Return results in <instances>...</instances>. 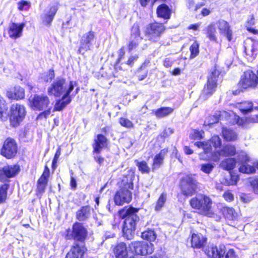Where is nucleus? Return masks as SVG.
Returning a JSON list of instances; mask_svg holds the SVG:
<instances>
[{
  "label": "nucleus",
  "instance_id": "nucleus-1",
  "mask_svg": "<svg viewBox=\"0 0 258 258\" xmlns=\"http://www.w3.org/2000/svg\"><path fill=\"white\" fill-rule=\"evenodd\" d=\"M139 209L132 207H124L119 212V216L122 219H125L122 227L123 235L127 239H132L135 234L137 222L139 220L137 215Z\"/></svg>",
  "mask_w": 258,
  "mask_h": 258
},
{
  "label": "nucleus",
  "instance_id": "nucleus-2",
  "mask_svg": "<svg viewBox=\"0 0 258 258\" xmlns=\"http://www.w3.org/2000/svg\"><path fill=\"white\" fill-rule=\"evenodd\" d=\"M29 106L33 110L43 111L38 118L46 117L50 114L52 104L49 97L44 94H35L29 99Z\"/></svg>",
  "mask_w": 258,
  "mask_h": 258
},
{
  "label": "nucleus",
  "instance_id": "nucleus-3",
  "mask_svg": "<svg viewBox=\"0 0 258 258\" xmlns=\"http://www.w3.org/2000/svg\"><path fill=\"white\" fill-rule=\"evenodd\" d=\"M76 85V82H67L64 79L57 78L48 88L47 92L48 94L55 96H60L62 95H64V97H68Z\"/></svg>",
  "mask_w": 258,
  "mask_h": 258
},
{
  "label": "nucleus",
  "instance_id": "nucleus-4",
  "mask_svg": "<svg viewBox=\"0 0 258 258\" xmlns=\"http://www.w3.org/2000/svg\"><path fill=\"white\" fill-rule=\"evenodd\" d=\"M212 201L207 196L200 195L192 198L190 201V205L192 208L199 210L201 214L212 217L214 214L211 210Z\"/></svg>",
  "mask_w": 258,
  "mask_h": 258
},
{
  "label": "nucleus",
  "instance_id": "nucleus-5",
  "mask_svg": "<svg viewBox=\"0 0 258 258\" xmlns=\"http://www.w3.org/2000/svg\"><path fill=\"white\" fill-rule=\"evenodd\" d=\"M121 185L123 187L115 193L114 197V202L117 205H122L124 203H128L132 199V194L130 189H133V184L131 180L128 181L127 179H123Z\"/></svg>",
  "mask_w": 258,
  "mask_h": 258
},
{
  "label": "nucleus",
  "instance_id": "nucleus-6",
  "mask_svg": "<svg viewBox=\"0 0 258 258\" xmlns=\"http://www.w3.org/2000/svg\"><path fill=\"white\" fill-rule=\"evenodd\" d=\"M26 114V108L24 105L18 103L13 104L9 114L10 125L14 127L18 126L24 120Z\"/></svg>",
  "mask_w": 258,
  "mask_h": 258
},
{
  "label": "nucleus",
  "instance_id": "nucleus-7",
  "mask_svg": "<svg viewBox=\"0 0 258 258\" xmlns=\"http://www.w3.org/2000/svg\"><path fill=\"white\" fill-rule=\"evenodd\" d=\"M153 244L150 242L133 241L128 246L130 250L137 254L145 255L151 253L153 250Z\"/></svg>",
  "mask_w": 258,
  "mask_h": 258
},
{
  "label": "nucleus",
  "instance_id": "nucleus-8",
  "mask_svg": "<svg viewBox=\"0 0 258 258\" xmlns=\"http://www.w3.org/2000/svg\"><path fill=\"white\" fill-rule=\"evenodd\" d=\"M87 235L86 229L80 223H75L73 227V230L71 234L68 233L66 238L68 239L73 238L75 240L74 243L80 244L82 243L85 244V240Z\"/></svg>",
  "mask_w": 258,
  "mask_h": 258
},
{
  "label": "nucleus",
  "instance_id": "nucleus-9",
  "mask_svg": "<svg viewBox=\"0 0 258 258\" xmlns=\"http://www.w3.org/2000/svg\"><path fill=\"white\" fill-rule=\"evenodd\" d=\"M198 182L191 175H186L181 180V190L187 196L192 195L196 191Z\"/></svg>",
  "mask_w": 258,
  "mask_h": 258
},
{
  "label": "nucleus",
  "instance_id": "nucleus-10",
  "mask_svg": "<svg viewBox=\"0 0 258 258\" xmlns=\"http://www.w3.org/2000/svg\"><path fill=\"white\" fill-rule=\"evenodd\" d=\"M219 75V72L216 70L211 72L208 78L207 83L201 95V98L207 99L214 92L217 86V81Z\"/></svg>",
  "mask_w": 258,
  "mask_h": 258
},
{
  "label": "nucleus",
  "instance_id": "nucleus-11",
  "mask_svg": "<svg viewBox=\"0 0 258 258\" xmlns=\"http://www.w3.org/2000/svg\"><path fill=\"white\" fill-rule=\"evenodd\" d=\"M258 83V77L252 71L247 70L241 76L238 84L242 89L253 88Z\"/></svg>",
  "mask_w": 258,
  "mask_h": 258
},
{
  "label": "nucleus",
  "instance_id": "nucleus-12",
  "mask_svg": "<svg viewBox=\"0 0 258 258\" xmlns=\"http://www.w3.org/2000/svg\"><path fill=\"white\" fill-rule=\"evenodd\" d=\"M164 30L165 28L163 25L159 23H153L147 28L145 35L149 40L157 41Z\"/></svg>",
  "mask_w": 258,
  "mask_h": 258
},
{
  "label": "nucleus",
  "instance_id": "nucleus-13",
  "mask_svg": "<svg viewBox=\"0 0 258 258\" xmlns=\"http://www.w3.org/2000/svg\"><path fill=\"white\" fill-rule=\"evenodd\" d=\"M17 146L15 141L11 138L7 139L1 149V154L8 159H11L16 155Z\"/></svg>",
  "mask_w": 258,
  "mask_h": 258
},
{
  "label": "nucleus",
  "instance_id": "nucleus-14",
  "mask_svg": "<svg viewBox=\"0 0 258 258\" xmlns=\"http://www.w3.org/2000/svg\"><path fill=\"white\" fill-rule=\"evenodd\" d=\"M142 40V38L140 36L139 26L138 24L135 23L133 25L131 29V35L128 44V50L131 51L136 48Z\"/></svg>",
  "mask_w": 258,
  "mask_h": 258
},
{
  "label": "nucleus",
  "instance_id": "nucleus-15",
  "mask_svg": "<svg viewBox=\"0 0 258 258\" xmlns=\"http://www.w3.org/2000/svg\"><path fill=\"white\" fill-rule=\"evenodd\" d=\"M95 38L94 33L93 31H89L84 34L80 40V46L78 51L80 53L84 54L86 51L91 48L92 41Z\"/></svg>",
  "mask_w": 258,
  "mask_h": 258
},
{
  "label": "nucleus",
  "instance_id": "nucleus-16",
  "mask_svg": "<svg viewBox=\"0 0 258 258\" xmlns=\"http://www.w3.org/2000/svg\"><path fill=\"white\" fill-rule=\"evenodd\" d=\"M86 249L85 244L82 243H74L66 258H83Z\"/></svg>",
  "mask_w": 258,
  "mask_h": 258
},
{
  "label": "nucleus",
  "instance_id": "nucleus-17",
  "mask_svg": "<svg viewBox=\"0 0 258 258\" xmlns=\"http://www.w3.org/2000/svg\"><path fill=\"white\" fill-rule=\"evenodd\" d=\"M205 253L209 258H222L225 253V246L224 245L209 246Z\"/></svg>",
  "mask_w": 258,
  "mask_h": 258
},
{
  "label": "nucleus",
  "instance_id": "nucleus-18",
  "mask_svg": "<svg viewBox=\"0 0 258 258\" xmlns=\"http://www.w3.org/2000/svg\"><path fill=\"white\" fill-rule=\"evenodd\" d=\"M19 171V167L17 165L5 166L0 169V180L3 181L7 178H11L17 174Z\"/></svg>",
  "mask_w": 258,
  "mask_h": 258
},
{
  "label": "nucleus",
  "instance_id": "nucleus-19",
  "mask_svg": "<svg viewBox=\"0 0 258 258\" xmlns=\"http://www.w3.org/2000/svg\"><path fill=\"white\" fill-rule=\"evenodd\" d=\"M219 33L224 37H226L228 41L232 39V31L230 28L229 24L223 20H220L216 22Z\"/></svg>",
  "mask_w": 258,
  "mask_h": 258
},
{
  "label": "nucleus",
  "instance_id": "nucleus-20",
  "mask_svg": "<svg viewBox=\"0 0 258 258\" xmlns=\"http://www.w3.org/2000/svg\"><path fill=\"white\" fill-rule=\"evenodd\" d=\"M246 54L250 57H254L258 51V42L252 39H248L244 42Z\"/></svg>",
  "mask_w": 258,
  "mask_h": 258
},
{
  "label": "nucleus",
  "instance_id": "nucleus-21",
  "mask_svg": "<svg viewBox=\"0 0 258 258\" xmlns=\"http://www.w3.org/2000/svg\"><path fill=\"white\" fill-rule=\"evenodd\" d=\"M6 96L11 99H21L25 97V91L23 88L17 86L11 90L7 91Z\"/></svg>",
  "mask_w": 258,
  "mask_h": 258
},
{
  "label": "nucleus",
  "instance_id": "nucleus-22",
  "mask_svg": "<svg viewBox=\"0 0 258 258\" xmlns=\"http://www.w3.org/2000/svg\"><path fill=\"white\" fill-rule=\"evenodd\" d=\"M25 24H17L12 23L10 25L9 28V34L11 38L16 39L21 36L22 30Z\"/></svg>",
  "mask_w": 258,
  "mask_h": 258
},
{
  "label": "nucleus",
  "instance_id": "nucleus-23",
  "mask_svg": "<svg viewBox=\"0 0 258 258\" xmlns=\"http://www.w3.org/2000/svg\"><path fill=\"white\" fill-rule=\"evenodd\" d=\"M107 139L105 137L102 135H98L97 138L95 140V143L93 145L94 152L99 154L102 148L106 145Z\"/></svg>",
  "mask_w": 258,
  "mask_h": 258
},
{
  "label": "nucleus",
  "instance_id": "nucleus-24",
  "mask_svg": "<svg viewBox=\"0 0 258 258\" xmlns=\"http://www.w3.org/2000/svg\"><path fill=\"white\" fill-rule=\"evenodd\" d=\"M113 251L116 258H126L127 256V247L123 242L118 243L114 247Z\"/></svg>",
  "mask_w": 258,
  "mask_h": 258
},
{
  "label": "nucleus",
  "instance_id": "nucleus-25",
  "mask_svg": "<svg viewBox=\"0 0 258 258\" xmlns=\"http://www.w3.org/2000/svg\"><path fill=\"white\" fill-rule=\"evenodd\" d=\"M206 238L201 234H193L191 237V246L195 248L202 247L206 242Z\"/></svg>",
  "mask_w": 258,
  "mask_h": 258
},
{
  "label": "nucleus",
  "instance_id": "nucleus-26",
  "mask_svg": "<svg viewBox=\"0 0 258 258\" xmlns=\"http://www.w3.org/2000/svg\"><path fill=\"white\" fill-rule=\"evenodd\" d=\"M91 209L89 206L83 207L76 213V217L80 221H84L87 219L90 216Z\"/></svg>",
  "mask_w": 258,
  "mask_h": 258
},
{
  "label": "nucleus",
  "instance_id": "nucleus-27",
  "mask_svg": "<svg viewBox=\"0 0 258 258\" xmlns=\"http://www.w3.org/2000/svg\"><path fill=\"white\" fill-rule=\"evenodd\" d=\"M57 9V7L56 6H52L50 8L48 13L43 17V22L45 25L48 26L50 25Z\"/></svg>",
  "mask_w": 258,
  "mask_h": 258
},
{
  "label": "nucleus",
  "instance_id": "nucleus-28",
  "mask_svg": "<svg viewBox=\"0 0 258 258\" xmlns=\"http://www.w3.org/2000/svg\"><path fill=\"white\" fill-rule=\"evenodd\" d=\"M167 153V150L166 149H163L161 152L155 156L153 163V170L159 168L163 162V160L165 155Z\"/></svg>",
  "mask_w": 258,
  "mask_h": 258
},
{
  "label": "nucleus",
  "instance_id": "nucleus-29",
  "mask_svg": "<svg viewBox=\"0 0 258 258\" xmlns=\"http://www.w3.org/2000/svg\"><path fill=\"white\" fill-rule=\"evenodd\" d=\"M157 14L158 17L167 19L170 18V10L166 5L162 4L158 7Z\"/></svg>",
  "mask_w": 258,
  "mask_h": 258
},
{
  "label": "nucleus",
  "instance_id": "nucleus-30",
  "mask_svg": "<svg viewBox=\"0 0 258 258\" xmlns=\"http://www.w3.org/2000/svg\"><path fill=\"white\" fill-rule=\"evenodd\" d=\"M255 168L258 169V162L254 163L252 166H250L245 163L240 165L239 171L241 173L251 174L255 172Z\"/></svg>",
  "mask_w": 258,
  "mask_h": 258
},
{
  "label": "nucleus",
  "instance_id": "nucleus-31",
  "mask_svg": "<svg viewBox=\"0 0 258 258\" xmlns=\"http://www.w3.org/2000/svg\"><path fill=\"white\" fill-rule=\"evenodd\" d=\"M72 100L71 96L68 95V97L62 96L61 99L56 102L55 104L54 109L56 111H60L63 109Z\"/></svg>",
  "mask_w": 258,
  "mask_h": 258
},
{
  "label": "nucleus",
  "instance_id": "nucleus-32",
  "mask_svg": "<svg viewBox=\"0 0 258 258\" xmlns=\"http://www.w3.org/2000/svg\"><path fill=\"white\" fill-rule=\"evenodd\" d=\"M236 164V160L235 158H230L223 160L220 164L222 169L226 170H230L233 169Z\"/></svg>",
  "mask_w": 258,
  "mask_h": 258
},
{
  "label": "nucleus",
  "instance_id": "nucleus-33",
  "mask_svg": "<svg viewBox=\"0 0 258 258\" xmlns=\"http://www.w3.org/2000/svg\"><path fill=\"white\" fill-rule=\"evenodd\" d=\"M221 153L224 157L233 156L236 153V148L231 144L226 145L221 150Z\"/></svg>",
  "mask_w": 258,
  "mask_h": 258
},
{
  "label": "nucleus",
  "instance_id": "nucleus-34",
  "mask_svg": "<svg viewBox=\"0 0 258 258\" xmlns=\"http://www.w3.org/2000/svg\"><path fill=\"white\" fill-rule=\"evenodd\" d=\"M206 31L207 37L210 41L217 42L216 28L213 24L209 25L206 27Z\"/></svg>",
  "mask_w": 258,
  "mask_h": 258
},
{
  "label": "nucleus",
  "instance_id": "nucleus-35",
  "mask_svg": "<svg viewBox=\"0 0 258 258\" xmlns=\"http://www.w3.org/2000/svg\"><path fill=\"white\" fill-rule=\"evenodd\" d=\"M252 106V103L249 101H244L236 104V107L243 114H246L251 111Z\"/></svg>",
  "mask_w": 258,
  "mask_h": 258
},
{
  "label": "nucleus",
  "instance_id": "nucleus-36",
  "mask_svg": "<svg viewBox=\"0 0 258 258\" xmlns=\"http://www.w3.org/2000/svg\"><path fill=\"white\" fill-rule=\"evenodd\" d=\"M174 109L169 107H163L156 110L155 114L158 118L166 117L173 112Z\"/></svg>",
  "mask_w": 258,
  "mask_h": 258
},
{
  "label": "nucleus",
  "instance_id": "nucleus-37",
  "mask_svg": "<svg viewBox=\"0 0 258 258\" xmlns=\"http://www.w3.org/2000/svg\"><path fill=\"white\" fill-rule=\"evenodd\" d=\"M222 135L224 139L227 141H235L237 139V134L236 133L227 128H223Z\"/></svg>",
  "mask_w": 258,
  "mask_h": 258
},
{
  "label": "nucleus",
  "instance_id": "nucleus-38",
  "mask_svg": "<svg viewBox=\"0 0 258 258\" xmlns=\"http://www.w3.org/2000/svg\"><path fill=\"white\" fill-rule=\"evenodd\" d=\"M222 212L225 218L233 220L236 218L237 213L232 208L223 207Z\"/></svg>",
  "mask_w": 258,
  "mask_h": 258
},
{
  "label": "nucleus",
  "instance_id": "nucleus-39",
  "mask_svg": "<svg viewBox=\"0 0 258 258\" xmlns=\"http://www.w3.org/2000/svg\"><path fill=\"white\" fill-rule=\"evenodd\" d=\"M8 107L5 100L0 95V119L7 118Z\"/></svg>",
  "mask_w": 258,
  "mask_h": 258
},
{
  "label": "nucleus",
  "instance_id": "nucleus-40",
  "mask_svg": "<svg viewBox=\"0 0 258 258\" xmlns=\"http://www.w3.org/2000/svg\"><path fill=\"white\" fill-rule=\"evenodd\" d=\"M167 200V195L165 193H162L158 199L155 206V210L159 211L164 207Z\"/></svg>",
  "mask_w": 258,
  "mask_h": 258
},
{
  "label": "nucleus",
  "instance_id": "nucleus-41",
  "mask_svg": "<svg viewBox=\"0 0 258 258\" xmlns=\"http://www.w3.org/2000/svg\"><path fill=\"white\" fill-rule=\"evenodd\" d=\"M195 145L199 148H202L204 150L205 154L210 153L212 150V146L210 142H198L195 143Z\"/></svg>",
  "mask_w": 258,
  "mask_h": 258
},
{
  "label": "nucleus",
  "instance_id": "nucleus-42",
  "mask_svg": "<svg viewBox=\"0 0 258 258\" xmlns=\"http://www.w3.org/2000/svg\"><path fill=\"white\" fill-rule=\"evenodd\" d=\"M142 237L143 239L152 241L156 239V235L153 230L149 229L143 232L142 234Z\"/></svg>",
  "mask_w": 258,
  "mask_h": 258
},
{
  "label": "nucleus",
  "instance_id": "nucleus-43",
  "mask_svg": "<svg viewBox=\"0 0 258 258\" xmlns=\"http://www.w3.org/2000/svg\"><path fill=\"white\" fill-rule=\"evenodd\" d=\"M222 156L221 153V150L220 151H215L210 154V156L207 155L206 157H203L202 155H200V158L202 159H210L211 160L217 162L220 160V157Z\"/></svg>",
  "mask_w": 258,
  "mask_h": 258
},
{
  "label": "nucleus",
  "instance_id": "nucleus-44",
  "mask_svg": "<svg viewBox=\"0 0 258 258\" xmlns=\"http://www.w3.org/2000/svg\"><path fill=\"white\" fill-rule=\"evenodd\" d=\"M237 153V160L240 165L247 163L249 161V158L245 152L241 151Z\"/></svg>",
  "mask_w": 258,
  "mask_h": 258
},
{
  "label": "nucleus",
  "instance_id": "nucleus-45",
  "mask_svg": "<svg viewBox=\"0 0 258 258\" xmlns=\"http://www.w3.org/2000/svg\"><path fill=\"white\" fill-rule=\"evenodd\" d=\"M8 189V185L7 184H4L0 187V203L5 202L7 198Z\"/></svg>",
  "mask_w": 258,
  "mask_h": 258
},
{
  "label": "nucleus",
  "instance_id": "nucleus-46",
  "mask_svg": "<svg viewBox=\"0 0 258 258\" xmlns=\"http://www.w3.org/2000/svg\"><path fill=\"white\" fill-rule=\"evenodd\" d=\"M214 166L211 163L202 164L200 165V170L203 172L209 174L213 170Z\"/></svg>",
  "mask_w": 258,
  "mask_h": 258
},
{
  "label": "nucleus",
  "instance_id": "nucleus-47",
  "mask_svg": "<svg viewBox=\"0 0 258 258\" xmlns=\"http://www.w3.org/2000/svg\"><path fill=\"white\" fill-rule=\"evenodd\" d=\"M137 166L138 167L139 170L143 173H148L150 171V168L147 165V163L144 161L139 162L136 161Z\"/></svg>",
  "mask_w": 258,
  "mask_h": 258
},
{
  "label": "nucleus",
  "instance_id": "nucleus-48",
  "mask_svg": "<svg viewBox=\"0 0 258 258\" xmlns=\"http://www.w3.org/2000/svg\"><path fill=\"white\" fill-rule=\"evenodd\" d=\"M31 6L29 1L21 0L18 3V9L20 11H27Z\"/></svg>",
  "mask_w": 258,
  "mask_h": 258
},
{
  "label": "nucleus",
  "instance_id": "nucleus-49",
  "mask_svg": "<svg viewBox=\"0 0 258 258\" xmlns=\"http://www.w3.org/2000/svg\"><path fill=\"white\" fill-rule=\"evenodd\" d=\"M190 57L194 58L199 53V44L197 41H195L190 47Z\"/></svg>",
  "mask_w": 258,
  "mask_h": 258
},
{
  "label": "nucleus",
  "instance_id": "nucleus-50",
  "mask_svg": "<svg viewBox=\"0 0 258 258\" xmlns=\"http://www.w3.org/2000/svg\"><path fill=\"white\" fill-rule=\"evenodd\" d=\"M219 115L209 116L207 117L205 121V124L206 125H211L218 122L219 117Z\"/></svg>",
  "mask_w": 258,
  "mask_h": 258
},
{
  "label": "nucleus",
  "instance_id": "nucleus-51",
  "mask_svg": "<svg viewBox=\"0 0 258 258\" xmlns=\"http://www.w3.org/2000/svg\"><path fill=\"white\" fill-rule=\"evenodd\" d=\"M209 142L215 148L220 147L222 144L221 139L218 136H213L210 140H209Z\"/></svg>",
  "mask_w": 258,
  "mask_h": 258
},
{
  "label": "nucleus",
  "instance_id": "nucleus-52",
  "mask_svg": "<svg viewBox=\"0 0 258 258\" xmlns=\"http://www.w3.org/2000/svg\"><path fill=\"white\" fill-rule=\"evenodd\" d=\"M119 121L121 125L123 127L126 128H131L133 127V123L132 122L127 118L121 117L119 118Z\"/></svg>",
  "mask_w": 258,
  "mask_h": 258
},
{
  "label": "nucleus",
  "instance_id": "nucleus-53",
  "mask_svg": "<svg viewBox=\"0 0 258 258\" xmlns=\"http://www.w3.org/2000/svg\"><path fill=\"white\" fill-rule=\"evenodd\" d=\"M204 134V132L203 131L194 130L190 137L192 139L200 140L203 138Z\"/></svg>",
  "mask_w": 258,
  "mask_h": 258
},
{
  "label": "nucleus",
  "instance_id": "nucleus-54",
  "mask_svg": "<svg viewBox=\"0 0 258 258\" xmlns=\"http://www.w3.org/2000/svg\"><path fill=\"white\" fill-rule=\"evenodd\" d=\"M54 77V73L53 71H49V72L43 77L44 81L48 83L51 81Z\"/></svg>",
  "mask_w": 258,
  "mask_h": 258
},
{
  "label": "nucleus",
  "instance_id": "nucleus-55",
  "mask_svg": "<svg viewBox=\"0 0 258 258\" xmlns=\"http://www.w3.org/2000/svg\"><path fill=\"white\" fill-rule=\"evenodd\" d=\"M250 183L254 192L258 194V178L252 179Z\"/></svg>",
  "mask_w": 258,
  "mask_h": 258
},
{
  "label": "nucleus",
  "instance_id": "nucleus-56",
  "mask_svg": "<svg viewBox=\"0 0 258 258\" xmlns=\"http://www.w3.org/2000/svg\"><path fill=\"white\" fill-rule=\"evenodd\" d=\"M61 153V149L60 147H58L54 157L53 160L52 161V167H54L55 166L59 157Z\"/></svg>",
  "mask_w": 258,
  "mask_h": 258
},
{
  "label": "nucleus",
  "instance_id": "nucleus-57",
  "mask_svg": "<svg viewBox=\"0 0 258 258\" xmlns=\"http://www.w3.org/2000/svg\"><path fill=\"white\" fill-rule=\"evenodd\" d=\"M225 258H238V256L233 249H230L227 252Z\"/></svg>",
  "mask_w": 258,
  "mask_h": 258
},
{
  "label": "nucleus",
  "instance_id": "nucleus-58",
  "mask_svg": "<svg viewBox=\"0 0 258 258\" xmlns=\"http://www.w3.org/2000/svg\"><path fill=\"white\" fill-rule=\"evenodd\" d=\"M223 197L225 200L228 202H231L233 200V195L229 191H226L223 194Z\"/></svg>",
  "mask_w": 258,
  "mask_h": 258
},
{
  "label": "nucleus",
  "instance_id": "nucleus-59",
  "mask_svg": "<svg viewBox=\"0 0 258 258\" xmlns=\"http://www.w3.org/2000/svg\"><path fill=\"white\" fill-rule=\"evenodd\" d=\"M254 24V18L253 16H251L249 19L247 20L246 27L249 31H252L253 29L250 28V26Z\"/></svg>",
  "mask_w": 258,
  "mask_h": 258
},
{
  "label": "nucleus",
  "instance_id": "nucleus-60",
  "mask_svg": "<svg viewBox=\"0 0 258 258\" xmlns=\"http://www.w3.org/2000/svg\"><path fill=\"white\" fill-rule=\"evenodd\" d=\"M138 57L137 55L130 56L126 63L128 66H132L134 61L138 59Z\"/></svg>",
  "mask_w": 258,
  "mask_h": 258
},
{
  "label": "nucleus",
  "instance_id": "nucleus-61",
  "mask_svg": "<svg viewBox=\"0 0 258 258\" xmlns=\"http://www.w3.org/2000/svg\"><path fill=\"white\" fill-rule=\"evenodd\" d=\"M187 2L186 6L189 10H194L195 7L194 0H186Z\"/></svg>",
  "mask_w": 258,
  "mask_h": 258
},
{
  "label": "nucleus",
  "instance_id": "nucleus-62",
  "mask_svg": "<svg viewBox=\"0 0 258 258\" xmlns=\"http://www.w3.org/2000/svg\"><path fill=\"white\" fill-rule=\"evenodd\" d=\"M37 191L39 193H42L44 191L47 185L44 184L37 183Z\"/></svg>",
  "mask_w": 258,
  "mask_h": 258
},
{
  "label": "nucleus",
  "instance_id": "nucleus-63",
  "mask_svg": "<svg viewBox=\"0 0 258 258\" xmlns=\"http://www.w3.org/2000/svg\"><path fill=\"white\" fill-rule=\"evenodd\" d=\"M49 176V169L48 168V167L46 166L45 167L43 174H42V175L41 176L48 179Z\"/></svg>",
  "mask_w": 258,
  "mask_h": 258
},
{
  "label": "nucleus",
  "instance_id": "nucleus-64",
  "mask_svg": "<svg viewBox=\"0 0 258 258\" xmlns=\"http://www.w3.org/2000/svg\"><path fill=\"white\" fill-rule=\"evenodd\" d=\"M73 173L71 172V185L73 188H75L77 186V182L75 178L73 176Z\"/></svg>",
  "mask_w": 258,
  "mask_h": 258
}]
</instances>
